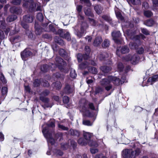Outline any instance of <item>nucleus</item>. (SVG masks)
<instances>
[{"mask_svg": "<svg viewBox=\"0 0 158 158\" xmlns=\"http://www.w3.org/2000/svg\"><path fill=\"white\" fill-rule=\"evenodd\" d=\"M82 6L78 5L77 6V10L78 14V24L74 27L75 33L79 38L82 37L85 30L88 27L87 24L84 22V17L82 15L81 12Z\"/></svg>", "mask_w": 158, "mask_h": 158, "instance_id": "nucleus-1", "label": "nucleus"}, {"mask_svg": "<svg viewBox=\"0 0 158 158\" xmlns=\"http://www.w3.org/2000/svg\"><path fill=\"white\" fill-rule=\"evenodd\" d=\"M55 120L51 119L48 124H44L43 126L42 132L45 137L46 138L48 143L52 145L54 144L55 140L53 139L51 134L50 127L54 128L55 127Z\"/></svg>", "mask_w": 158, "mask_h": 158, "instance_id": "nucleus-2", "label": "nucleus"}, {"mask_svg": "<svg viewBox=\"0 0 158 158\" xmlns=\"http://www.w3.org/2000/svg\"><path fill=\"white\" fill-rule=\"evenodd\" d=\"M111 82L117 85L121 84L119 78L112 76H109L107 78L103 79L101 81V84L106 90L109 91L112 87V85L110 84Z\"/></svg>", "mask_w": 158, "mask_h": 158, "instance_id": "nucleus-3", "label": "nucleus"}, {"mask_svg": "<svg viewBox=\"0 0 158 158\" xmlns=\"http://www.w3.org/2000/svg\"><path fill=\"white\" fill-rule=\"evenodd\" d=\"M85 100V99H82L80 102L79 110L81 112H83V115L86 116L91 117L92 115L90 113L89 110L87 109L86 107Z\"/></svg>", "mask_w": 158, "mask_h": 158, "instance_id": "nucleus-4", "label": "nucleus"}, {"mask_svg": "<svg viewBox=\"0 0 158 158\" xmlns=\"http://www.w3.org/2000/svg\"><path fill=\"white\" fill-rule=\"evenodd\" d=\"M56 66H58L62 72L67 73V71L64 70V66L66 65V63L60 57H57L56 58Z\"/></svg>", "mask_w": 158, "mask_h": 158, "instance_id": "nucleus-5", "label": "nucleus"}, {"mask_svg": "<svg viewBox=\"0 0 158 158\" xmlns=\"http://www.w3.org/2000/svg\"><path fill=\"white\" fill-rule=\"evenodd\" d=\"M122 156L124 158H135L134 151L131 149L123 150L122 152Z\"/></svg>", "mask_w": 158, "mask_h": 158, "instance_id": "nucleus-6", "label": "nucleus"}, {"mask_svg": "<svg viewBox=\"0 0 158 158\" xmlns=\"http://www.w3.org/2000/svg\"><path fill=\"white\" fill-rule=\"evenodd\" d=\"M139 59V57L137 54H135L132 56H131L130 55H128L126 59L127 61L130 60L133 64H135L137 63Z\"/></svg>", "mask_w": 158, "mask_h": 158, "instance_id": "nucleus-7", "label": "nucleus"}, {"mask_svg": "<svg viewBox=\"0 0 158 158\" xmlns=\"http://www.w3.org/2000/svg\"><path fill=\"white\" fill-rule=\"evenodd\" d=\"M129 46L131 48L136 49L137 52L139 54H142L144 52V48L142 47L138 46L136 43H130Z\"/></svg>", "mask_w": 158, "mask_h": 158, "instance_id": "nucleus-8", "label": "nucleus"}, {"mask_svg": "<svg viewBox=\"0 0 158 158\" xmlns=\"http://www.w3.org/2000/svg\"><path fill=\"white\" fill-rule=\"evenodd\" d=\"M112 35L113 37V39L114 42L118 44L121 43V41L119 39V38L121 35V34L119 31H114L112 33Z\"/></svg>", "mask_w": 158, "mask_h": 158, "instance_id": "nucleus-9", "label": "nucleus"}, {"mask_svg": "<svg viewBox=\"0 0 158 158\" xmlns=\"http://www.w3.org/2000/svg\"><path fill=\"white\" fill-rule=\"evenodd\" d=\"M24 2L23 6L28 7H29V9L32 10L35 7V5L34 4L33 1L32 0H24Z\"/></svg>", "mask_w": 158, "mask_h": 158, "instance_id": "nucleus-10", "label": "nucleus"}, {"mask_svg": "<svg viewBox=\"0 0 158 158\" xmlns=\"http://www.w3.org/2000/svg\"><path fill=\"white\" fill-rule=\"evenodd\" d=\"M49 93V91L48 90L43 91L40 94V99L43 102L47 103L49 102V100L48 98L44 97L47 96Z\"/></svg>", "mask_w": 158, "mask_h": 158, "instance_id": "nucleus-11", "label": "nucleus"}, {"mask_svg": "<svg viewBox=\"0 0 158 158\" xmlns=\"http://www.w3.org/2000/svg\"><path fill=\"white\" fill-rule=\"evenodd\" d=\"M32 53L29 49H26L21 53V56L22 59L25 60L29 56H31Z\"/></svg>", "mask_w": 158, "mask_h": 158, "instance_id": "nucleus-12", "label": "nucleus"}, {"mask_svg": "<svg viewBox=\"0 0 158 158\" xmlns=\"http://www.w3.org/2000/svg\"><path fill=\"white\" fill-rule=\"evenodd\" d=\"M120 51L123 54L127 53L129 52V49L128 47L126 46L122 47L121 48H118L117 49L116 54L118 56H120Z\"/></svg>", "mask_w": 158, "mask_h": 158, "instance_id": "nucleus-13", "label": "nucleus"}, {"mask_svg": "<svg viewBox=\"0 0 158 158\" xmlns=\"http://www.w3.org/2000/svg\"><path fill=\"white\" fill-rule=\"evenodd\" d=\"M48 23H46L43 25L42 26L43 27H44L43 29H44V31H52L54 33L55 31V30L52 25L50 24L48 26Z\"/></svg>", "mask_w": 158, "mask_h": 158, "instance_id": "nucleus-14", "label": "nucleus"}, {"mask_svg": "<svg viewBox=\"0 0 158 158\" xmlns=\"http://www.w3.org/2000/svg\"><path fill=\"white\" fill-rule=\"evenodd\" d=\"M74 90L73 86H70L68 84L66 85L64 90V92L66 94H70L72 93Z\"/></svg>", "mask_w": 158, "mask_h": 158, "instance_id": "nucleus-15", "label": "nucleus"}, {"mask_svg": "<svg viewBox=\"0 0 158 158\" xmlns=\"http://www.w3.org/2000/svg\"><path fill=\"white\" fill-rule=\"evenodd\" d=\"M158 80V74L153 76L152 77L149 78L147 81L150 83L151 84H152L154 82Z\"/></svg>", "mask_w": 158, "mask_h": 158, "instance_id": "nucleus-16", "label": "nucleus"}, {"mask_svg": "<svg viewBox=\"0 0 158 158\" xmlns=\"http://www.w3.org/2000/svg\"><path fill=\"white\" fill-rule=\"evenodd\" d=\"M23 20L24 21L27 23H31L34 19L33 16L31 15H27L23 17Z\"/></svg>", "mask_w": 158, "mask_h": 158, "instance_id": "nucleus-17", "label": "nucleus"}, {"mask_svg": "<svg viewBox=\"0 0 158 158\" xmlns=\"http://www.w3.org/2000/svg\"><path fill=\"white\" fill-rule=\"evenodd\" d=\"M102 38L100 36L97 37L96 38L94 42V45L95 46H97L99 45L102 42Z\"/></svg>", "mask_w": 158, "mask_h": 158, "instance_id": "nucleus-18", "label": "nucleus"}, {"mask_svg": "<svg viewBox=\"0 0 158 158\" xmlns=\"http://www.w3.org/2000/svg\"><path fill=\"white\" fill-rule=\"evenodd\" d=\"M69 133L71 135L75 137H78L80 135L79 131L73 129L70 130Z\"/></svg>", "mask_w": 158, "mask_h": 158, "instance_id": "nucleus-19", "label": "nucleus"}, {"mask_svg": "<svg viewBox=\"0 0 158 158\" xmlns=\"http://www.w3.org/2000/svg\"><path fill=\"white\" fill-rule=\"evenodd\" d=\"M35 33L37 35H40L43 31L44 30V29L42 30L36 23L35 24Z\"/></svg>", "mask_w": 158, "mask_h": 158, "instance_id": "nucleus-20", "label": "nucleus"}, {"mask_svg": "<svg viewBox=\"0 0 158 158\" xmlns=\"http://www.w3.org/2000/svg\"><path fill=\"white\" fill-rule=\"evenodd\" d=\"M101 71L104 73H107L109 72L111 69V68L110 67L103 66L100 68Z\"/></svg>", "mask_w": 158, "mask_h": 158, "instance_id": "nucleus-21", "label": "nucleus"}, {"mask_svg": "<svg viewBox=\"0 0 158 158\" xmlns=\"http://www.w3.org/2000/svg\"><path fill=\"white\" fill-rule=\"evenodd\" d=\"M130 31H127L126 32V34L128 36V37L131 39L134 40H138L139 38V36L138 35L134 36L133 35H130Z\"/></svg>", "mask_w": 158, "mask_h": 158, "instance_id": "nucleus-22", "label": "nucleus"}, {"mask_svg": "<svg viewBox=\"0 0 158 158\" xmlns=\"http://www.w3.org/2000/svg\"><path fill=\"white\" fill-rule=\"evenodd\" d=\"M92 134L89 132H83V135L86 140L88 142Z\"/></svg>", "mask_w": 158, "mask_h": 158, "instance_id": "nucleus-23", "label": "nucleus"}, {"mask_svg": "<svg viewBox=\"0 0 158 158\" xmlns=\"http://www.w3.org/2000/svg\"><path fill=\"white\" fill-rule=\"evenodd\" d=\"M84 11L85 15L88 16L92 17L93 16V14L91 12L90 9L89 7L87 9L85 8Z\"/></svg>", "mask_w": 158, "mask_h": 158, "instance_id": "nucleus-24", "label": "nucleus"}, {"mask_svg": "<svg viewBox=\"0 0 158 158\" xmlns=\"http://www.w3.org/2000/svg\"><path fill=\"white\" fill-rule=\"evenodd\" d=\"M94 9L98 14H100L102 13V9L100 6L97 5L95 6Z\"/></svg>", "mask_w": 158, "mask_h": 158, "instance_id": "nucleus-25", "label": "nucleus"}, {"mask_svg": "<svg viewBox=\"0 0 158 158\" xmlns=\"http://www.w3.org/2000/svg\"><path fill=\"white\" fill-rule=\"evenodd\" d=\"M78 143L81 145H85L88 142L85 140L83 138H81L78 140Z\"/></svg>", "mask_w": 158, "mask_h": 158, "instance_id": "nucleus-26", "label": "nucleus"}, {"mask_svg": "<svg viewBox=\"0 0 158 158\" xmlns=\"http://www.w3.org/2000/svg\"><path fill=\"white\" fill-rule=\"evenodd\" d=\"M17 18V16L15 15H12L9 16L7 19V21L9 22L14 21Z\"/></svg>", "mask_w": 158, "mask_h": 158, "instance_id": "nucleus-27", "label": "nucleus"}, {"mask_svg": "<svg viewBox=\"0 0 158 158\" xmlns=\"http://www.w3.org/2000/svg\"><path fill=\"white\" fill-rule=\"evenodd\" d=\"M110 45V41L107 39H105L102 44V47L106 48L108 47Z\"/></svg>", "mask_w": 158, "mask_h": 158, "instance_id": "nucleus-28", "label": "nucleus"}, {"mask_svg": "<svg viewBox=\"0 0 158 158\" xmlns=\"http://www.w3.org/2000/svg\"><path fill=\"white\" fill-rule=\"evenodd\" d=\"M53 86H54L55 88L57 89H60L62 86V84L60 81H57L55 83H53Z\"/></svg>", "mask_w": 158, "mask_h": 158, "instance_id": "nucleus-29", "label": "nucleus"}, {"mask_svg": "<svg viewBox=\"0 0 158 158\" xmlns=\"http://www.w3.org/2000/svg\"><path fill=\"white\" fill-rule=\"evenodd\" d=\"M55 41L56 42L62 45L64 44V42L62 40L58 37L56 36L54 38Z\"/></svg>", "mask_w": 158, "mask_h": 158, "instance_id": "nucleus-30", "label": "nucleus"}, {"mask_svg": "<svg viewBox=\"0 0 158 158\" xmlns=\"http://www.w3.org/2000/svg\"><path fill=\"white\" fill-rule=\"evenodd\" d=\"M88 144L90 146H92L94 147H97L98 144L95 141L93 140H89L88 142Z\"/></svg>", "mask_w": 158, "mask_h": 158, "instance_id": "nucleus-31", "label": "nucleus"}, {"mask_svg": "<svg viewBox=\"0 0 158 158\" xmlns=\"http://www.w3.org/2000/svg\"><path fill=\"white\" fill-rule=\"evenodd\" d=\"M154 23L152 19L147 20L144 23V24L148 26H151Z\"/></svg>", "mask_w": 158, "mask_h": 158, "instance_id": "nucleus-32", "label": "nucleus"}, {"mask_svg": "<svg viewBox=\"0 0 158 158\" xmlns=\"http://www.w3.org/2000/svg\"><path fill=\"white\" fill-rule=\"evenodd\" d=\"M54 153L56 156H62L63 153L60 150L55 149L53 151Z\"/></svg>", "mask_w": 158, "mask_h": 158, "instance_id": "nucleus-33", "label": "nucleus"}, {"mask_svg": "<svg viewBox=\"0 0 158 158\" xmlns=\"http://www.w3.org/2000/svg\"><path fill=\"white\" fill-rule=\"evenodd\" d=\"M62 37L66 39L68 41L71 40L70 36L69 33V32H67L64 35L62 36Z\"/></svg>", "mask_w": 158, "mask_h": 158, "instance_id": "nucleus-34", "label": "nucleus"}, {"mask_svg": "<svg viewBox=\"0 0 158 158\" xmlns=\"http://www.w3.org/2000/svg\"><path fill=\"white\" fill-rule=\"evenodd\" d=\"M88 67L87 62H85L79 65V67L81 69H84Z\"/></svg>", "mask_w": 158, "mask_h": 158, "instance_id": "nucleus-35", "label": "nucleus"}, {"mask_svg": "<svg viewBox=\"0 0 158 158\" xmlns=\"http://www.w3.org/2000/svg\"><path fill=\"white\" fill-rule=\"evenodd\" d=\"M85 51L86 52V56H87V58H85L86 59H87L89 57V53L90 52V49L89 47L88 46H86L85 48Z\"/></svg>", "mask_w": 158, "mask_h": 158, "instance_id": "nucleus-36", "label": "nucleus"}, {"mask_svg": "<svg viewBox=\"0 0 158 158\" xmlns=\"http://www.w3.org/2000/svg\"><path fill=\"white\" fill-rule=\"evenodd\" d=\"M70 76L72 78H75L77 76V74L75 72V71L74 69H71L70 73Z\"/></svg>", "mask_w": 158, "mask_h": 158, "instance_id": "nucleus-37", "label": "nucleus"}, {"mask_svg": "<svg viewBox=\"0 0 158 158\" xmlns=\"http://www.w3.org/2000/svg\"><path fill=\"white\" fill-rule=\"evenodd\" d=\"M144 15L148 17H151L152 15V12L149 10H146L144 11Z\"/></svg>", "mask_w": 158, "mask_h": 158, "instance_id": "nucleus-38", "label": "nucleus"}, {"mask_svg": "<svg viewBox=\"0 0 158 158\" xmlns=\"http://www.w3.org/2000/svg\"><path fill=\"white\" fill-rule=\"evenodd\" d=\"M129 1L133 5L141 4V2L140 0H130Z\"/></svg>", "mask_w": 158, "mask_h": 158, "instance_id": "nucleus-39", "label": "nucleus"}, {"mask_svg": "<svg viewBox=\"0 0 158 158\" xmlns=\"http://www.w3.org/2000/svg\"><path fill=\"white\" fill-rule=\"evenodd\" d=\"M37 19L40 21H42L43 20V16L41 13H39L37 15Z\"/></svg>", "mask_w": 158, "mask_h": 158, "instance_id": "nucleus-40", "label": "nucleus"}, {"mask_svg": "<svg viewBox=\"0 0 158 158\" xmlns=\"http://www.w3.org/2000/svg\"><path fill=\"white\" fill-rule=\"evenodd\" d=\"M83 124L85 125L91 126L92 125V123L89 121L88 120H84L83 121Z\"/></svg>", "mask_w": 158, "mask_h": 158, "instance_id": "nucleus-41", "label": "nucleus"}, {"mask_svg": "<svg viewBox=\"0 0 158 158\" xmlns=\"http://www.w3.org/2000/svg\"><path fill=\"white\" fill-rule=\"evenodd\" d=\"M95 158H107V157L102 153L97 154L95 156Z\"/></svg>", "mask_w": 158, "mask_h": 158, "instance_id": "nucleus-42", "label": "nucleus"}, {"mask_svg": "<svg viewBox=\"0 0 158 158\" xmlns=\"http://www.w3.org/2000/svg\"><path fill=\"white\" fill-rule=\"evenodd\" d=\"M142 32L144 34L148 35L150 34V32L147 29L144 28H141Z\"/></svg>", "mask_w": 158, "mask_h": 158, "instance_id": "nucleus-43", "label": "nucleus"}, {"mask_svg": "<svg viewBox=\"0 0 158 158\" xmlns=\"http://www.w3.org/2000/svg\"><path fill=\"white\" fill-rule=\"evenodd\" d=\"M89 71L90 72L93 74L97 73L98 72L97 69L94 67H91L90 69H89Z\"/></svg>", "mask_w": 158, "mask_h": 158, "instance_id": "nucleus-44", "label": "nucleus"}, {"mask_svg": "<svg viewBox=\"0 0 158 158\" xmlns=\"http://www.w3.org/2000/svg\"><path fill=\"white\" fill-rule=\"evenodd\" d=\"M63 33V30L62 29H58L57 31L55 30V31L54 33L56 34L59 35L60 36L62 37L63 35L62 34Z\"/></svg>", "mask_w": 158, "mask_h": 158, "instance_id": "nucleus-45", "label": "nucleus"}, {"mask_svg": "<svg viewBox=\"0 0 158 158\" xmlns=\"http://www.w3.org/2000/svg\"><path fill=\"white\" fill-rule=\"evenodd\" d=\"M123 65L121 63L119 62L118 64V71L121 72L122 71L123 69Z\"/></svg>", "mask_w": 158, "mask_h": 158, "instance_id": "nucleus-46", "label": "nucleus"}, {"mask_svg": "<svg viewBox=\"0 0 158 158\" xmlns=\"http://www.w3.org/2000/svg\"><path fill=\"white\" fill-rule=\"evenodd\" d=\"M41 83L40 80L38 79H35L34 80L33 85L35 87H37L39 86L40 83Z\"/></svg>", "mask_w": 158, "mask_h": 158, "instance_id": "nucleus-47", "label": "nucleus"}, {"mask_svg": "<svg viewBox=\"0 0 158 158\" xmlns=\"http://www.w3.org/2000/svg\"><path fill=\"white\" fill-rule=\"evenodd\" d=\"M1 92L2 95H6L7 92V88L6 87H3L2 88Z\"/></svg>", "mask_w": 158, "mask_h": 158, "instance_id": "nucleus-48", "label": "nucleus"}, {"mask_svg": "<svg viewBox=\"0 0 158 158\" xmlns=\"http://www.w3.org/2000/svg\"><path fill=\"white\" fill-rule=\"evenodd\" d=\"M58 127L59 129L67 131L68 130V127L59 124H58Z\"/></svg>", "mask_w": 158, "mask_h": 158, "instance_id": "nucleus-49", "label": "nucleus"}, {"mask_svg": "<svg viewBox=\"0 0 158 158\" xmlns=\"http://www.w3.org/2000/svg\"><path fill=\"white\" fill-rule=\"evenodd\" d=\"M88 19L89 20V21L90 24L92 26H95L96 25L97 23L93 19H90L89 18H88Z\"/></svg>", "mask_w": 158, "mask_h": 158, "instance_id": "nucleus-50", "label": "nucleus"}, {"mask_svg": "<svg viewBox=\"0 0 158 158\" xmlns=\"http://www.w3.org/2000/svg\"><path fill=\"white\" fill-rule=\"evenodd\" d=\"M21 0H14L12 1V3L15 5H19L21 3Z\"/></svg>", "mask_w": 158, "mask_h": 158, "instance_id": "nucleus-51", "label": "nucleus"}, {"mask_svg": "<svg viewBox=\"0 0 158 158\" xmlns=\"http://www.w3.org/2000/svg\"><path fill=\"white\" fill-rule=\"evenodd\" d=\"M69 101V99L68 97L64 96L63 98V102L64 103H67Z\"/></svg>", "mask_w": 158, "mask_h": 158, "instance_id": "nucleus-52", "label": "nucleus"}, {"mask_svg": "<svg viewBox=\"0 0 158 158\" xmlns=\"http://www.w3.org/2000/svg\"><path fill=\"white\" fill-rule=\"evenodd\" d=\"M77 58L79 62H81L82 60L83 56L81 53H79L77 56Z\"/></svg>", "mask_w": 158, "mask_h": 158, "instance_id": "nucleus-53", "label": "nucleus"}, {"mask_svg": "<svg viewBox=\"0 0 158 158\" xmlns=\"http://www.w3.org/2000/svg\"><path fill=\"white\" fill-rule=\"evenodd\" d=\"M141 152V151L139 148H137L134 152V155H135V157L136 156H138L140 153Z\"/></svg>", "mask_w": 158, "mask_h": 158, "instance_id": "nucleus-54", "label": "nucleus"}, {"mask_svg": "<svg viewBox=\"0 0 158 158\" xmlns=\"http://www.w3.org/2000/svg\"><path fill=\"white\" fill-rule=\"evenodd\" d=\"M61 147L63 149L65 150L69 147V145L67 143H62L61 144Z\"/></svg>", "mask_w": 158, "mask_h": 158, "instance_id": "nucleus-55", "label": "nucleus"}, {"mask_svg": "<svg viewBox=\"0 0 158 158\" xmlns=\"http://www.w3.org/2000/svg\"><path fill=\"white\" fill-rule=\"evenodd\" d=\"M105 53H103L102 54H100L98 56V58L100 60H102L105 58Z\"/></svg>", "mask_w": 158, "mask_h": 158, "instance_id": "nucleus-56", "label": "nucleus"}, {"mask_svg": "<svg viewBox=\"0 0 158 158\" xmlns=\"http://www.w3.org/2000/svg\"><path fill=\"white\" fill-rule=\"evenodd\" d=\"M1 80L2 81V82L3 83H6V81L5 79V78L4 76V75H3V74L1 73Z\"/></svg>", "mask_w": 158, "mask_h": 158, "instance_id": "nucleus-57", "label": "nucleus"}, {"mask_svg": "<svg viewBox=\"0 0 158 158\" xmlns=\"http://www.w3.org/2000/svg\"><path fill=\"white\" fill-rule=\"evenodd\" d=\"M142 6L145 9H148L149 8V5L147 2H144L143 3Z\"/></svg>", "mask_w": 158, "mask_h": 158, "instance_id": "nucleus-58", "label": "nucleus"}, {"mask_svg": "<svg viewBox=\"0 0 158 158\" xmlns=\"http://www.w3.org/2000/svg\"><path fill=\"white\" fill-rule=\"evenodd\" d=\"M126 80L125 75L121 77L120 81L121 84H122L125 82Z\"/></svg>", "mask_w": 158, "mask_h": 158, "instance_id": "nucleus-59", "label": "nucleus"}, {"mask_svg": "<svg viewBox=\"0 0 158 158\" xmlns=\"http://www.w3.org/2000/svg\"><path fill=\"white\" fill-rule=\"evenodd\" d=\"M90 150L91 153L92 154H95L98 152V150L97 148H91Z\"/></svg>", "mask_w": 158, "mask_h": 158, "instance_id": "nucleus-60", "label": "nucleus"}, {"mask_svg": "<svg viewBox=\"0 0 158 158\" xmlns=\"http://www.w3.org/2000/svg\"><path fill=\"white\" fill-rule=\"evenodd\" d=\"M116 15L118 19H120L122 21H123L124 20V18L122 16V15L120 13H117Z\"/></svg>", "mask_w": 158, "mask_h": 158, "instance_id": "nucleus-61", "label": "nucleus"}, {"mask_svg": "<svg viewBox=\"0 0 158 158\" xmlns=\"http://www.w3.org/2000/svg\"><path fill=\"white\" fill-rule=\"evenodd\" d=\"M103 89L101 87H97L96 89V93H100L102 91Z\"/></svg>", "mask_w": 158, "mask_h": 158, "instance_id": "nucleus-62", "label": "nucleus"}, {"mask_svg": "<svg viewBox=\"0 0 158 158\" xmlns=\"http://www.w3.org/2000/svg\"><path fill=\"white\" fill-rule=\"evenodd\" d=\"M59 53L60 55L63 56L64 55H65V52L64 49H61L60 50Z\"/></svg>", "mask_w": 158, "mask_h": 158, "instance_id": "nucleus-63", "label": "nucleus"}, {"mask_svg": "<svg viewBox=\"0 0 158 158\" xmlns=\"http://www.w3.org/2000/svg\"><path fill=\"white\" fill-rule=\"evenodd\" d=\"M153 5L154 7H158V0H152Z\"/></svg>", "mask_w": 158, "mask_h": 158, "instance_id": "nucleus-64", "label": "nucleus"}]
</instances>
